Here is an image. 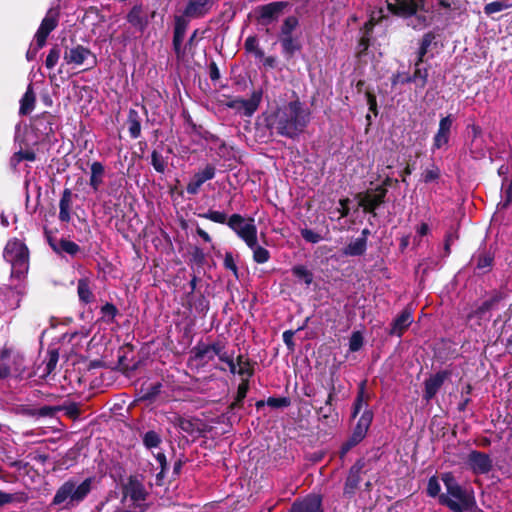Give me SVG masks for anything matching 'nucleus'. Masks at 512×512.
<instances>
[{"mask_svg": "<svg viewBox=\"0 0 512 512\" xmlns=\"http://www.w3.org/2000/svg\"><path fill=\"white\" fill-rule=\"evenodd\" d=\"M253 251V259L255 262L259 264L266 263L270 258V253L267 249L261 247L257 244L253 246H248Z\"/></svg>", "mask_w": 512, "mask_h": 512, "instance_id": "31", "label": "nucleus"}, {"mask_svg": "<svg viewBox=\"0 0 512 512\" xmlns=\"http://www.w3.org/2000/svg\"><path fill=\"white\" fill-rule=\"evenodd\" d=\"M160 442V436L154 431H148L143 437V443L149 449L156 448Z\"/></svg>", "mask_w": 512, "mask_h": 512, "instance_id": "37", "label": "nucleus"}, {"mask_svg": "<svg viewBox=\"0 0 512 512\" xmlns=\"http://www.w3.org/2000/svg\"><path fill=\"white\" fill-rule=\"evenodd\" d=\"M59 59H60V49L57 46H55L52 49H50V51L46 57V60H45V66L48 69H52L56 66Z\"/></svg>", "mask_w": 512, "mask_h": 512, "instance_id": "39", "label": "nucleus"}, {"mask_svg": "<svg viewBox=\"0 0 512 512\" xmlns=\"http://www.w3.org/2000/svg\"><path fill=\"white\" fill-rule=\"evenodd\" d=\"M260 101L261 93L254 92L249 99L237 98L230 101L228 106L245 116H251L257 110Z\"/></svg>", "mask_w": 512, "mask_h": 512, "instance_id": "9", "label": "nucleus"}, {"mask_svg": "<svg viewBox=\"0 0 512 512\" xmlns=\"http://www.w3.org/2000/svg\"><path fill=\"white\" fill-rule=\"evenodd\" d=\"M140 124L137 121L131 123L129 132L133 138H137L140 135Z\"/></svg>", "mask_w": 512, "mask_h": 512, "instance_id": "55", "label": "nucleus"}, {"mask_svg": "<svg viewBox=\"0 0 512 512\" xmlns=\"http://www.w3.org/2000/svg\"><path fill=\"white\" fill-rule=\"evenodd\" d=\"M200 217L211 220L216 223L224 224L227 219V215L224 212L209 210L206 213L200 214Z\"/></svg>", "mask_w": 512, "mask_h": 512, "instance_id": "38", "label": "nucleus"}, {"mask_svg": "<svg viewBox=\"0 0 512 512\" xmlns=\"http://www.w3.org/2000/svg\"><path fill=\"white\" fill-rule=\"evenodd\" d=\"M224 264H225L226 268H228L236 273L237 268H236V265L234 264L233 258L230 254L226 255Z\"/></svg>", "mask_w": 512, "mask_h": 512, "instance_id": "59", "label": "nucleus"}, {"mask_svg": "<svg viewBox=\"0 0 512 512\" xmlns=\"http://www.w3.org/2000/svg\"><path fill=\"white\" fill-rule=\"evenodd\" d=\"M492 264V257L487 254V253H483V254H480L478 256V259H477V268L478 269H487L491 266Z\"/></svg>", "mask_w": 512, "mask_h": 512, "instance_id": "51", "label": "nucleus"}, {"mask_svg": "<svg viewBox=\"0 0 512 512\" xmlns=\"http://www.w3.org/2000/svg\"><path fill=\"white\" fill-rule=\"evenodd\" d=\"M92 331V326L89 327H83L79 332H75L72 334L71 339L74 338L77 335H81L82 337H87Z\"/></svg>", "mask_w": 512, "mask_h": 512, "instance_id": "61", "label": "nucleus"}, {"mask_svg": "<svg viewBox=\"0 0 512 512\" xmlns=\"http://www.w3.org/2000/svg\"><path fill=\"white\" fill-rule=\"evenodd\" d=\"M179 427L187 433H192L194 431V424L189 419H179Z\"/></svg>", "mask_w": 512, "mask_h": 512, "instance_id": "53", "label": "nucleus"}, {"mask_svg": "<svg viewBox=\"0 0 512 512\" xmlns=\"http://www.w3.org/2000/svg\"><path fill=\"white\" fill-rule=\"evenodd\" d=\"M3 257L11 265V278L23 279L29 269V251L26 245L16 238L9 240Z\"/></svg>", "mask_w": 512, "mask_h": 512, "instance_id": "4", "label": "nucleus"}, {"mask_svg": "<svg viewBox=\"0 0 512 512\" xmlns=\"http://www.w3.org/2000/svg\"><path fill=\"white\" fill-rule=\"evenodd\" d=\"M452 124L453 118L451 115L440 120L438 130L433 138L432 150L441 149L448 145Z\"/></svg>", "mask_w": 512, "mask_h": 512, "instance_id": "12", "label": "nucleus"}, {"mask_svg": "<svg viewBox=\"0 0 512 512\" xmlns=\"http://www.w3.org/2000/svg\"><path fill=\"white\" fill-rule=\"evenodd\" d=\"M92 479H85L82 483L76 484L68 481L64 483L57 491L54 497V503L60 504L65 501L79 502L83 500L91 490Z\"/></svg>", "mask_w": 512, "mask_h": 512, "instance_id": "5", "label": "nucleus"}, {"mask_svg": "<svg viewBox=\"0 0 512 512\" xmlns=\"http://www.w3.org/2000/svg\"><path fill=\"white\" fill-rule=\"evenodd\" d=\"M420 63L421 62H416V69H415V72H414L413 76L407 78L406 81L409 82V81H417V80H419L420 81V86L424 87L426 82H427L428 71H427V69H421L419 67Z\"/></svg>", "mask_w": 512, "mask_h": 512, "instance_id": "35", "label": "nucleus"}, {"mask_svg": "<svg viewBox=\"0 0 512 512\" xmlns=\"http://www.w3.org/2000/svg\"><path fill=\"white\" fill-rule=\"evenodd\" d=\"M387 190L383 186L377 187L375 190H369L358 195V204L367 212H373L379 206L386 195Z\"/></svg>", "mask_w": 512, "mask_h": 512, "instance_id": "7", "label": "nucleus"}, {"mask_svg": "<svg viewBox=\"0 0 512 512\" xmlns=\"http://www.w3.org/2000/svg\"><path fill=\"white\" fill-rule=\"evenodd\" d=\"M280 42L282 44L283 51L287 54L291 55L300 49V44L292 37V35L280 36Z\"/></svg>", "mask_w": 512, "mask_h": 512, "instance_id": "30", "label": "nucleus"}, {"mask_svg": "<svg viewBox=\"0 0 512 512\" xmlns=\"http://www.w3.org/2000/svg\"><path fill=\"white\" fill-rule=\"evenodd\" d=\"M506 8H508V5L505 4L504 2L495 1V2H491V3H488L487 5H485L484 12L487 15H490L493 13L500 12Z\"/></svg>", "mask_w": 512, "mask_h": 512, "instance_id": "44", "label": "nucleus"}, {"mask_svg": "<svg viewBox=\"0 0 512 512\" xmlns=\"http://www.w3.org/2000/svg\"><path fill=\"white\" fill-rule=\"evenodd\" d=\"M429 232V226L426 223H422L417 228V234L419 236H425Z\"/></svg>", "mask_w": 512, "mask_h": 512, "instance_id": "62", "label": "nucleus"}, {"mask_svg": "<svg viewBox=\"0 0 512 512\" xmlns=\"http://www.w3.org/2000/svg\"><path fill=\"white\" fill-rule=\"evenodd\" d=\"M24 293L23 284H16L14 287L6 286L0 289V299L4 302L6 309L14 310L19 307Z\"/></svg>", "mask_w": 512, "mask_h": 512, "instance_id": "8", "label": "nucleus"}, {"mask_svg": "<svg viewBox=\"0 0 512 512\" xmlns=\"http://www.w3.org/2000/svg\"><path fill=\"white\" fill-rule=\"evenodd\" d=\"M360 412H362V414L358 419L352 436L344 444L342 454H345L350 448L364 439L373 419V413L368 409V395L365 392L364 382L360 384L359 392L353 406L352 416L356 417Z\"/></svg>", "mask_w": 512, "mask_h": 512, "instance_id": "2", "label": "nucleus"}, {"mask_svg": "<svg viewBox=\"0 0 512 512\" xmlns=\"http://www.w3.org/2000/svg\"><path fill=\"white\" fill-rule=\"evenodd\" d=\"M101 312H102V319L104 321L112 322L114 317L116 316L117 309L114 305L107 303L102 307Z\"/></svg>", "mask_w": 512, "mask_h": 512, "instance_id": "43", "label": "nucleus"}, {"mask_svg": "<svg viewBox=\"0 0 512 512\" xmlns=\"http://www.w3.org/2000/svg\"><path fill=\"white\" fill-rule=\"evenodd\" d=\"M292 272L295 277L300 280H303L307 285L312 283L313 276L312 273L302 265H298L293 267Z\"/></svg>", "mask_w": 512, "mask_h": 512, "instance_id": "34", "label": "nucleus"}, {"mask_svg": "<svg viewBox=\"0 0 512 512\" xmlns=\"http://www.w3.org/2000/svg\"><path fill=\"white\" fill-rule=\"evenodd\" d=\"M359 484V477L357 474H354L352 471L350 475L347 478V481L345 483V493H353L355 488Z\"/></svg>", "mask_w": 512, "mask_h": 512, "instance_id": "47", "label": "nucleus"}, {"mask_svg": "<svg viewBox=\"0 0 512 512\" xmlns=\"http://www.w3.org/2000/svg\"><path fill=\"white\" fill-rule=\"evenodd\" d=\"M298 26V19L294 16H290L285 19L280 36L292 35L293 30Z\"/></svg>", "mask_w": 512, "mask_h": 512, "instance_id": "36", "label": "nucleus"}, {"mask_svg": "<svg viewBox=\"0 0 512 512\" xmlns=\"http://www.w3.org/2000/svg\"><path fill=\"white\" fill-rule=\"evenodd\" d=\"M308 116L299 101H292L268 113L266 123L279 135L294 138L303 132Z\"/></svg>", "mask_w": 512, "mask_h": 512, "instance_id": "1", "label": "nucleus"}, {"mask_svg": "<svg viewBox=\"0 0 512 512\" xmlns=\"http://www.w3.org/2000/svg\"><path fill=\"white\" fill-rule=\"evenodd\" d=\"M56 26L57 12L50 10L42 20V23L36 32L35 43L37 44V49H40L45 45L49 33L54 30Z\"/></svg>", "mask_w": 512, "mask_h": 512, "instance_id": "10", "label": "nucleus"}, {"mask_svg": "<svg viewBox=\"0 0 512 512\" xmlns=\"http://www.w3.org/2000/svg\"><path fill=\"white\" fill-rule=\"evenodd\" d=\"M446 493L440 495V502L455 512H466L474 505L471 493L461 487L450 472L441 475Z\"/></svg>", "mask_w": 512, "mask_h": 512, "instance_id": "3", "label": "nucleus"}, {"mask_svg": "<svg viewBox=\"0 0 512 512\" xmlns=\"http://www.w3.org/2000/svg\"><path fill=\"white\" fill-rule=\"evenodd\" d=\"M60 210H70L71 209V191L66 189L64 190L62 197L59 202Z\"/></svg>", "mask_w": 512, "mask_h": 512, "instance_id": "50", "label": "nucleus"}, {"mask_svg": "<svg viewBox=\"0 0 512 512\" xmlns=\"http://www.w3.org/2000/svg\"><path fill=\"white\" fill-rule=\"evenodd\" d=\"M366 250V238L360 237L353 240L349 245L345 248L344 254L349 256H358L365 252Z\"/></svg>", "mask_w": 512, "mask_h": 512, "instance_id": "27", "label": "nucleus"}, {"mask_svg": "<svg viewBox=\"0 0 512 512\" xmlns=\"http://www.w3.org/2000/svg\"><path fill=\"white\" fill-rule=\"evenodd\" d=\"M215 176V168L207 165L203 170L197 172L188 183L186 190L189 194H197L203 183L211 180Z\"/></svg>", "mask_w": 512, "mask_h": 512, "instance_id": "14", "label": "nucleus"}, {"mask_svg": "<svg viewBox=\"0 0 512 512\" xmlns=\"http://www.w3.org/2000/svg\"><path fill=\"white\" fill-rule=\"evenodd\" d=\"M151 158H152V165H153L154 169L157 172H164V170L166 168V163H165L163 157L161 156V154L154 151L152 153Z\"/></svg>", "mask_w": 512, "mask_h": 512, "instance_id": "46", "label": "nucleus"}, {"mask_svg": "<svg viewBox=\"0 0 512 512\" xmlns=\"http://www.w3.org/2000/svg\"><path fill=\"white\" fill-rule=\"evenodd\" d=\"M245 49L247 52L254 54L257 58L264 56L263 51L259 48L258 40L255 36H250L245 40Z\"/></svg>", "mask_w": 512, "mask_h": 512, "instance_id": "32", "label": "nucleus"}, {"mask_svg": "<svg viewBox=\"0 0 512 512\" xmlns=\"http://www.w3.org/2000/svg\"><path fill=\"white\" fill-rule=\"evenodd\" d=\"M35 95L29 86L25 94L20 100V114L27 115L34 109Z\"/></svg>", "mask_w": 512, "mask_h": 512, "instance_id": "25", "label": "nucleus"}, {"mask_svg": "<svg viewBox=\"0 0 512 512\" xmlns=\"http://www.w3.org/2000/svg\"><path fill=\"white\" fill-rule=\"evenodd\" d=\"M79 299L84 303H90L93 300V294L86 279H80L77 285Z\"/></svg>", "mask_w": 512, "mask_h": 512, "instance_id": "29", "label": "nucleus"}, {"mask_svg": "<svg viewBox=\"0 0 512 512\" xmlns=\"http://www.w3.org/2000/svg\"><path fill=\"white\" fill-rule=\"evenodd\" d=\"M91 55L89 49L83 46H76L67 50L64 54V61L67 64L82 65L85 60Z\"/></svg>", "mask_w": 512, "mask_h": 512, "instance_id": "20", "label": "nucleus"}, {"mask_svg": "<svg viewBox=\"0 0 512 512\" xmlns=\"http://www.w3.org/2000/svg\"><path fill=\"white\" fill-rule=\"evenodd\" d=\"M440 176V170L436 166H431L430 168H427L423 173V180L428 183L435 181Z\"/></svg>", "mask_w": 512, "mask_h": 512, "instance_id": "45", "label": "nucleus"}, {"mask_svg": "<svg viewBox=\"0 0 512 512\" xmlns=\"http://www.w3.org/2000/svg\"><path fill=\"white\" fill-rule=\"evenodd\" d=\"M367 104L369 105V110L373 112L375 115L377 114V101L375 95L370 92H366Z\"/></svg>", "mask_w": 512, "mask_h": 512, "instance_id": "54", "label": "nucleus"}, {"mask_svg": "<svg viewBox=\"0 0 512 512\" xmlns=\"http://www.w3.org/2000/svg\"><path fill=\"white\" fill-rule=\"evenodd\" d=\"M413 322V314L412 310L409 308H405L401 314L395 318L392 323L390 334L396 335L398 337L402 336V334L408 329V327Z\"/></svg>", "mask_w": 512, "mask_h": 512, "instance_id": "16", "label": "nucleus"}, {"mask_svg": "<svg viewBox=\"0 0 512 512\" xmlns=\"http://www.w3.org/2000/svg\"><path fill=\"white\" fill-rule=\"evenodd\" d=\"M13 499V495L5 493L0 490V506L12 502Z\"/></svg>", "mask_w": 512, "mask_h": 512, "instance_id": "58", "label": "nucleus"}, {"mask_svg": "<svg viewBox=\"0 0 512 512\" xmlns=\"http://www.w3.org/2000/svg\"><path fill=\"white\" fill-rule=\"evenodd\" d=\"M105 168L102 163L95 161L90 166L89 185L94 192H97L103 184Z\"/></svg>", "mask_w": 512, "mask_h": 512, "instance_id": "23", "label": "nucleus"}, {"mask_svg": "<svg viewBox=\"0 0 512 512\" xmlns=\"http://www.w3.org/2000/svg\"><path fill=\"white\" fill-rule=\"evenodd\" d=\"M128 22L139 31H144L149 19L142 5H135L127 15Z\"/></svg>", "mask_w": 512, "mask_h": 512, "instance_id": "17", "label": "nucleus"}, {"mask_svg": "<svg viewBox=\"0 0 512 512\" xmlns=\"http://www.w3.org/2000/svg\"><path fill=\"white\" fill-rule=\"evenodd\" d=\"M227 224L247 246L257 244V227L254 223V219H246L239 214H233Z\"/></svg>", "mask_w": 512, "mask_h": 512, "instance_id": "6", "label": "nucleus"}, {"mask_svg": "<svg viewBox=\"0 0 512 512\" xmlns=\"http://www.w3.org/2000/svg\"><path fill=\"white\" fill-rule=\"evenodd\" d=\"M124 496L129 497L135 503H139L145 500L146 493L140 482L130 479L124 488Z\"/></svg>", "mask_w": 512, "mask_h": 512, "instance_id": "22", "label": "nucleus"}, {"mask_svg": "<svg viewBox=\"0 0 512 512\" xmlns=\"http://www.w3.org/2000/svg\"><path fill=\"white\" fill-rule=\"evenodd\" d=\"M53 249L57 252H66L70 255H74L79 251V246L69 240H61L58 246H53Z\"/></svg>", "mask_w": 512, "mask_h": 512, "instance_id": "33", "label": "nucleus"}, {"mask_svg": "<svg viewBox=\"0 0 512 512\" xmlns=\"http://www.w3.org/2000/svg\"><path fill=\"white\" fill-rule=\"evenodd\" d=\"M196 232L205 242L211 241L209 234L206 231H204L202 228L198 227L196 229Z\"/></svg>", "mask_w": 512, "mask_h": 512, "instance_id": "63", "label": "nucleus"}, {"mask_svg": "<svg viewBox=\"0 0 512 512\" xmlns=\"http://www.w3.org/2000/svg\"><path fill=\"white\" fill-rule=\"evenodd\" d=\"M289 403H290L289 400L285 397H282V398L271 397L267 400L268 406L273 407V408L287 407L289 405Z\"/></svg>", "mask_w": 512, "mask_h": 512, "instance_id": "52", "label": "nucleus"}, {"mask_svg": "<svg viewBox=\"0 0 512 512\" xmlns=\"http://www.w3.org/2000/svg\"><path fill=\"white\" fill-rule=\"evenodd\" d=\"M387 8L393 14L409 17L417 12L418 4L415 0H387Z\"/></svg>", "mask_w": 512, "mask_h": 512, "instance_id": "13", "label": "nucleus"}, {"mask_svg": "<svg viewBox=\"0 0 512 512\" xmlns=\"http://www.w3.org/2000/svg\"><path fill=\"white\" fill-rule=\"evenodd\" d=\"M59 219L63 222H68L70 220V210H60Z\"/></svg>", "mask_w": 512, "mask_h": 512, "instance_id": "64", "label": "nucleus"}, {"mask_svg": "<svg viewBox=\"0 0 512 512\" xmlns=\"http://www.w3.org/2000/svg\"><path fill=\"white\" fill-rule=\"evenodd\" d=\"M446 378H447L446 372H439V373H436L435 375H432L430 378H428L425 381L424 398L426 400L432 399L436 395V393L438 392L440 387L443 385Z\"/></svg>", "mask_w": 512, "mask_h": 512, "instance_id": "21", "label": "nucleus"}, {"mask_svg": "<svg viewBox=\"0 0 512 512\" xmlns=\"http://www.w3.org/2000/svg\"><path fill=\"white\" fill-rule=\"evenodd\" d=\"M290 512H323L321 498L316 495L309 496L301 502L294 503Z\"/></svg>", "mask_w": 512, "mask_h": 512, "instance_id": "19", "label": "nucleus"}, {"mask_svg": "<svg viewBox=\"0 0 512 512\" xmlns=\"http://www.w3.org/2000/svg\"><path fill=\"white\" fill-rule=\"evenodd\" d=\"M249 389V380L243 379L237 389L236 403H240L245 397Z\"/></svg>", "mask_w": 512, "mask_h": 512, "instance_id": "48", "label": "nucleus"}, {"mask_svg": "<svg viewBox=\"0 0 512 512\" xmlns=\"http://www.w3.org/2000/svg\"><path fill=\"white\" fill-rule=\"evenodd\" d=\"M217 344L206 345L200 344L194 347L193 349V359L198 362V364L204 365L213 360L216 356L217 352Z\"/></svg>", "mask_w": 512, "mask_h": 512, "instance_id": "18", "label": "nucleus"}, {"mask_svg": "<svg viewBox=\"0 0 512 512\" xmlns=\"http://www.w3.org/2000/svg\"><path fill=\"white\" fill-rule=\"evenodd\" d=\"M285 7V3L283 2H274L267 4L260 9V18L261 19H272L276 15H278L282 9Z\"/></svg>", "mask_w": 512, "mask_h": 512, "instance_id": "26", "label": "nucleus"}, {"mask_svg": "<svg viewBox=\"0 0 512 512\" xmlns=\"http://www.w3.org/2000/svg\"><path fill=\"white\" fill-rule=\"evenodd\" d=\"M301 235L307 242H310V243H318L319 241L322 240V237L320 236V234H318L310 229H302Z\"/></svg>", "mask_w": 512, "mask_h": 512, "instance_id": "49", "label": "nucleus"}, {"mask_svg": "<svg viewBox=\"0 0 512 512\" xmlns=\"http://www.w3.org/2000/svg\"><path fill=\"white\" fill-rule=\"evenodd\" d=\"M467 464L475 474H486L492 468L490 457L479 451H472L467 457Z\"/></svg>", "mask_w": 512, "mask_h": 512, "instance_id": "11", "label": "nucleus"}, {"mask_svg": "<svg viewBox=\"0 0 512 512\" xmlns=\"http://www.w3.org/2000/svg\"><path fill=\"white\" fill-rule=\"evenodd\" d=\"M363 345V336L359 331L353 332L349 340V348L351 351H358Z\"/></svg>", "mask_w": 512, "mask_h": 512, "instance_id": "42", "label": "nucleus"}, {"mask_svg": "<svg viewBox=\"0 0 512 512\" xmlns=\"http://www.w3.org/2000/svg\"><path fill=\"white\" fill-rule=\"evenodd\" d=\"M186 25L187 24L182 17H176L173 46L178 58L182 57L181 44L184 39Z\"/></svg>", "mask_w": 512, "mask_h": 512, "instance_id": "24", "label": "nucleus"}, {"mask_svg": "<svg viewBox=\"0 0 512 512\" xmlns=\"http://www.w3.org/2000/svg\"><path fill=\"white\" fill-rule=\"evenodd\" d=\"M217 354L216 356H218V358L227 363L228 366H229V370L231 373H235L236 371V364L235 362L233 361L232 357H230L226 352L223 351V348L222 346H220L219 344H217Z\"/></svg>", "mask_w": 512, "mask_h": 512, "instance_id": "40", "label": "nucleus"}, {"mask_svg": "<svg viewBox=\"0 0 512 512\" xmlns=\"http://www.w3.org/2000/svg\"><path fill=\"white\" fill-rule=\"evenodd\" d=\"M210 78L215 81L220 78V72L215 63L210 65Z\"/></svg>", "mask_w": 512, "mask_h": 512, "instance_id": "60", "label": "nucleus"}, {"mask_svg": "<svg viewBox=\"0 0 512 512\" xmlns=\"http://www.w3.org/2000/svg\"><path fill=\"white\" fill-rule=\"evenodd\" d=\"M236 371L234 374H238L243 377V379H248L253 375V369L247 359L243 356L237 357Z\"/></svg>", "mask_w": 512, "mask_h": 512, "instance_id": "28", "label": "nucleus"}, {"mask_svg": "<svg viewBox=\"0 0 512 512\" xmlns=\"http://www.w3.org/2000/svg\"><path fill=\"white\" fill-rule=\"evenodd\" d=\"M293 336H294V332H292V331H285L283 333V340H284L285 344L290 348L293 347Z\"/></svg>", "mask_w": 512, "mask_h": 512, "instance_id": "56", "label": "nucleus"}, {"mask_svg": "<svg viewBox=\"0 0 512 512\" xmlns=\"http://www.w3.org/2000/svg\"><path fill=\"white\" fill-rule=\"evenodd\" d=\"M18 160H28V161H34L35 155L33 152H19L17 155Z\"/></svg>", "mask_w": 512, "mask_h": 512, "instance_id": "57", "label": "nucleus"}, {"mask_svg": "<svg viewBox=\"0 0 512 512\" xmlns=\"http://www.w3.org/2000/svg\"><path fill=\"white\" fill-rule=\"evenodd\" d=\"M213 5V0H189L184 15L189 18H200L207 14Z\"/></svg>", "mask_w": 512, "mask_h": 512, "instance_id": "15", "label": "nucleus"}, {"mask_svg": "<svg viewBox=\"0 0 512 512\" xmlns=\"http://www.w3.org/2000/svg\"><path fill=\"white\" fill-rule=\"evenodd\" d=\"M440 491H441V487H440V483H439V480L438 478L436 477H431L428 481V485H427V493L429 496L431 497H436V496H439L440 497Z\"/></svg>", "mask_w": 512, "mask_h": 512, "instance_id": "41", "label": "nucleus"}]
</instances>
